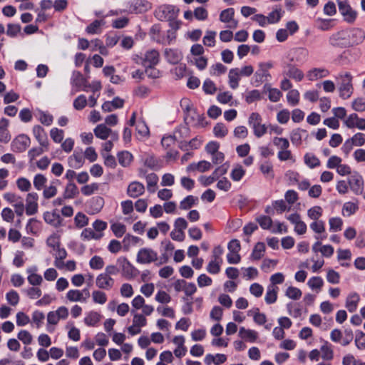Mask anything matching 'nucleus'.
<instances>
[{"mask_svg": "<svg viewBox=\"0 0 365 365\" xmlns=\"http://www.w3.org/2000/svg\"><path fill=\"white\" fill-rule=\"evenodd\" d=\"M365 39V32L359 28L341 30L333 34L329 43L334 47L346 48L361 43Z\"/></svg>", "mask_w": 365, "mask_h": 365, "instance_id": "obj_1", "label": "nucleus"}, {"mask_svg": "<svg viewBox=\"0 0 365 365\" xmlns=\"http://www.w3.org/2000/svg\"><path fill=\"white\" fill-rule=\"evenodd\" d=\"M339 82V96L343 99H348L353 93V77L349 72L339 73L336 78Z\"/></svg>", "mask_w": 365, "mask_h": 365, "instance_id": "obj_2", "label": "nucleus"}, {"mask_svg": "<svg viewBox=\"0 0 365 365\" xmlns=\"http://www.w3.org/2000/svg\"><path fill=\"white\" fill-rule=\"evenodd\" d=\"M272 67V61L259 63L258 69L253 76V84L258 86L263 82L269 81L272 78L269 70Z\"/></svg>", "mask_w": 365, "mask_h": 365, "instance_id": "obj_3", "label": "nucleus"}, {"mask_svg": "<svg viewBox=\"0 0 365 365\" xmlns=\"http://www.w3.org/2000/svg\"><path fill=\"white\" fill-rule=\"evenodd\" d=\"M179 9L173 5H162L155 9V16L160 21L175 19L178 15Z\"/></svg>", "mask_w": 365, "mask_h": 365, "instance_id": "obj_4", "label": "nucleus"}, {"mask_svg": "<svg viewBox=\"0 0 365 365\" xmlns=\"http://www.w3.org/2000/svg\"><path fill=\"white\" fill-rule=\"evenodd\" d=\"M262 118L258 113H252L248 118V125L252 128L254 135L257 138H261L267 131V127L262 123Z\"/></svg>", "mask_w": 365, "mask_h": 365, "instance_id": "obj_5", "label": "nucleus"}, {"mask_svg": "<svg viewBox=\"0 0 365 365\" xmlns=\"http://www.w3.org/2000/svg\"><path fill=\"white\" fill-rule=\"evenodd\" d=\"M337 4L339 11L344 20L349 24H353L357 17V12L351 7L346 1L337 0Z\"/></svg>", "mask_w": 365, "mask_h": 365, "instance_id": "obj_6", "label": "nucleus"}, {"mask_svg": "<svg viewBox=\"0 0 365 365\" xmlns=\"http://www.w3.org/2000/svg\"><path fill=\"white\" fill-rule=\"evenodd\" d=\"M353 338L354 335L351 329H346L344 336L342 332L338 329H333L330 333L331 340L335 343H340L344 346L349 345Z\"/></svg>", "mask_w": 365, "mask_h": 365, "instance_id": "obj_7", "label": "nucleus"}, {"mask_svg": "<svg viewBox=\"0 0 365 365\" xmlns=\"http://www.w3.org/2000/svg\"><path fill=\"white\" fill-rule=\"evenodd\" d=\"M31 140L26 135L16 136L11 143V150L16 153H22L30 145Z\"/></svg>", "mask_w": 365, "mask_h": 365, "instance_id": "obj_8", "label": "nucleus"}, {"mask_svg": "<svg viewBox=\"0 0 365 365\" xmlns=\"http://www.w3.org/2000/svg\"><path fill=\"white\" fill-rule=\"evenodd\" d=\"M157 260V252L150 248H142L137 254V262L140 264H150Z\"/></svg>", "mask_w": 365, "mask_h": 365, "instance_id": "obj_9", "label": "nucleus"}, {"mask_svg": "<svg viewBox=\"0 0 365 365\" xmlns=\"http://www.w3.org/2000/svg\"><path fill=\"white\" fill-rule=\"evenodd\" d=\"M348 184L351 190L356 195H360L364 190V180L362 176L357 172L353 173L348 179Z\"/></svg>", "mask_w": 365, "mask_h": 365, "instance_id": "obj_10", "label": "nucleus"}, {"mask_svg": "<svg viewBox=\"0 0 365 365\" xmlns=\"http://www.w3.org/2000/svg\"><path fill=\"white\" fill-rule=\"evenodd\" d=\"M344 124L350 129L357 128L359 130H365V118H359L355 113L344 119Z\"/></svg>", "mask_w": 365, "mask_h": 365, "instance_id": "obj_11", "label": "nucleus"}, {"mask_svg": "<svg viewBox=\"0 0 365 365\" xmlns=\"http://www.w3.org/2000/svg\"><path fill=\"white\" fill-rule=\"evenodd\" d=\"M33 133L41 146L43 147L46 150H48V140L47 133L41 125H34L33 128Z\"/></svg>", "mask_w": 365, "mask_h": 365, "instance_id": "obj_12", "label": "nucleus"}, {"mask_svg": "<svg viewBox=\"0 0 365 365\" xmlns=\"http://www.w3.org/2000/svg\"><path fill=\"white\" fill-rule=\"evenodd\" d=\"M38 194L36 192H30L27 195L26 199V212L28 215L35 214L38 210Z\"/></svg>", "mask_w": 365, "mask_h": 365, "instance_id": "obj_13", "label": "nucleus"}, {"mask_svg": "<svg viewBox=\"0 0 365 365\" xmlns=\"http://www.w3.org/2000/svg\"><path fill=\"white\" fill-rule=\"evenodd\" d=\"M283 75L291 78L297 82L301 81L304 76L302 71L292 64H287L284 67Z\"/></svg>", "mask_w": 365, "mask_h": 365, "instance_id": "obj_14", "label": "nucleus"}, {"mask_svg": "<svg viewBox=\"0 0 365 365\" xmlns=\"http://www.w3.org/2000/svg\"><path fill=\"white\" fill-rule=\"evenodd\" d=\"M322 209L319 206H314L308 210V216L312 220H314V222L310 225V228H324V223L322 221H317L322 215Z\"/></svg>", "mask_w": 365, "mask_h": 365, "instance_id": "obj_15", "label": "nucleus"}, {"mask_svg": "<svg viewBox=\"0 0 365 365\" xmlns=\"http://www.w3.org/2000/svg\"><path fill=\"white\" fill-rule=\"evenodd\" d=\"M145 192V186L138 181L131 182L127 189V194L129 197L136 198Z\"/></svg>", "mask_w": 365, "mask_h": 365, "instance_id": "obj_16", "label": "nucleus"}, {"mask_svg": "<svg viewBox=\"0 0 365 365\" xmlns=\"http://www.w3.org/2000/svg\"><path fill=\"white\" fill-rule=\"evenodd\" d=\"M96 283L98 288L109 290L114 284V279L108 274L101 273L96 277Z\"/></svg>", "mask_w": 365, "mask_h": 365, "instance_id": "obj_17", "label": "nucleus"}, {"mask_svg": "<svg viewBox=\"0 0 365 365\" xmlns=\"http://www.w3.org/2000/svg\"><path fill=\"white\" fill-rule=\"evenodd\" d=\"M9 123V120L5 118L0 119V143H8L11 139V135L8 129Z\"/></svg>", "mask_w": 365, "mask_h": 365, "instance_id": "obj_18", "label": "nucleus"}, {"mask_svg": "<svg viewBox=\"0 0 365 365\" xmlns=\"http://www.w3.org/2000/svg\"><path fill=\"white\" fill-rule=\"evenodd\" d=\"M159 53L157 50L153 49L145 53L143 59V64L145 67H153L159 62Z\"/></svg>", "mask_w": 365, "mask_h": 365, "instance_id": "obj_19", "label": "nucleus"}, {"mask_svg": "<svg viewBox=\"0 0 365 365\" xmlns=\"http://www.w3.org/2000/svg\"><path fill=\"white\" fill-rule=\"evenodd\" d=\"M117 262L121 268L123 275L128 279L134 277L135 268L125 258H120Z\"/></svg>", "mask_w": 365, "mask_h": 365, "instance_id": "obj_20", "label": "nucleus"}, {"mask_svg": "<svg viewBox=\"0 0 365 365\" xmlns=\"http://www.w3.org/2000/svg\"><path fill=\"white\" fill-rule=\"evenodd\" d=\"M329 75V71L324 68H314L309 70L307 73L309 81H314L325 78Z\"/></svg>", "mask_w": 365, "mask_h": 365, "instance_id": "obj_21", "label": "nucleus"}, {"mask_svg": "<svg viewBox=\"0 0 365 365\" xmlns=\"http://www.w3.org/2000/svg\"><path fill=\"white\" fill-rule=\"evenodd\" d=\"M71 83L79 89L87 91L88 81L79 71H74L71 78Z\"/></svg>", "mask_w": 365, "mask_h": 365, "instance_id": "obj_22", "label": "nucleus"}, {"mask_svg": "<svg viewBox=\"0 0 365 365\" xmlns=\"http://www.w3.org/2000/svg\"><path fill=\"white\" fill-rule=\"evenodd\" d=\"M38 268L36 266L31 267L27 269L26 272L29 274L27 279L30 284L33 286L40 285L43 282V278L36 272Z\"/></svg>", "mask_w": 365, "mask_h": 365, "instance_id": "obj_23", "label": "nucleus"}, {"mask_svg": "<svg viewBox=\"0 0 365 365\" xmlns=\"http://www.w3.org/2000/svg\"><path fill=\"white\" fill-rule=\"evenodd\" d=\"M312 249L315 253L320 252L325 257H330L334 254V248L331 245L322 246L320 241H317Z\"/></svg>", "mask_w": 365, "mask_h": 365, "instance_id": "obj_24", "label": "nucleus"}, {"mask_svg": "<svg viewBox=\"0 0 365 365\" xmlns=\"http://www.w3.org/2000/svg\"><path fill=\"white\" fill-rule=\"evenodd\" d=\"M226 360L227 356L223 354H217L215 355L208 354L205 356L204 362L206 365H211L212 364L220 365L225 363Z\"/></svg>", "mask_w": 365, "mask_h": 365, "instance_id": "obj_25", "label": "nucleus"}, {"mask_svg": "<svg viewBox=\"0 0 365 365\" xmlns=\"http://www.w3.org/2000/svg\"><path fill=\"white\" fill-rule=\"evenodd\" d=\"M66 298L71 302H86L83 292L79 289H70L66 294Z\"/></svg>", "mask_w": 365, "mask_h": 365, "instance_id": "obj_26", "label": "nucleus"}, {"mask_svg": "<svg viewBox=\"0 0 365 365\" xmlns=\"http://www.w3.org/2000/svg\"><path fill=\"white\" fill-rule=\"evenodd\" d=\"M101 315L95 311H91L86 314L83 322L88 327H96L101 321Z\"/></svg>", "mask_w": 365, "mask_h": 365, "instance_id": "obj_27", "label": "nucleus"}, {"mask_svg": "<svg viewBox=\"0 0 365 365\" xmlns=\"http://www.w3.org/2000/svg\"><path fill=\"white\" fill-rule=\"evenodd\" d=\"M68 164L71 168L78 169L83 166L84 163V155L81 153L74 152L68 159Z\"/></svg>", "mask_w": 365, "mask_h": 365, "instance_id": "obj_28", "label": "nucleus"}, {"mask_svg": "<svg viewBox=\"0 0 365 365\" xmlns=\"http://www.w3.org/2000/svg\"><path fill=\"white\" fill-rule=\"evenodd\" d=\"M149 4L143 0H133L130 2L129 10L134 13H142L148 10Z\"/></svg>", "mask_w": 365, "mask_h": 365, "instance_id": "obj_29", "label": "nucleus"}, {"mask_svg": "<svg viewBox=\"0 0 365 365\" xmlns=\"http://www.w3.org/2000/svg\"><path fill=\"white\" fill-rule=\"evenodd\" d=\"M360 297L357 293H351L346 298V307L349 312H354L356 310Z\"/></svg>", "mask_w": 365, "mask_h": 365, "instance_id": "obj_30", "label": "nucleus"}, {"mask_svg": "<svg viewBox=\"0 0 365 365\" xmlns=\"http://www.w3.org/2000/svg\"><path fill=\"white\" fill-rule=\"evenodd\" d=\"M279 288L277 286L269 285L267 288V292L264 297V301L267 304L274 303L277 299V293Z\"/></svg>", "mask_w": 365, "mask_h": 365, "instance_id": "obj_31", "label": "nucleus"}, {"mask_svg": "<svg viewBox=\"0 0 365 365\" xmlns=\"http://www.w3.org/2000/svg\"><path fill=\"white\" fill-rule=\"evenodd\" d=\"M239 336L246 341L255 342L258 337V334L254 330L240 327L239 330Z\"/></svg>", "mask_w": 365, "mask_h": 365, "instance_id": "obj_32", "label": "nucleus"}, {"mask_svg": "<svg viewBox=\"0 0 365 365\" xmlns=\"http://www.w3.org/2000/svg\"><path fill=\"white\" fill-rule=\"evenodd\" d=\"M240 69L237 68H232L229 71L228 78L230 87L232 89H236L239 86L240 80Z\"/></svg>", "mask_w": 365, "mask_h": 365, "instance_id": "obj_33", "label": "nucleus"}, {"mask_svg": "<svg viewBox=\"0 0 365 365\" xmlns=\"http://www.w3.org/2000/svg\"><path fill=\"white\" fill-rule=\"evenodd\" d=\"M165 57L172 64L178 63L182 58L181 53L177 50L172 48H166L165 50Z\"/></svg>", "mask_w": 365, "mask_h": 365, "instance_id": "obj_34", "label": "nucleus"}, {"mask_svg": "<svg viewBox=\"0 0 365 365\" xmlns=\"http://www.w3.org/2000/svg\"><path fill=\"white\" fill-rule=\"evenodd\" d=\"M103 230H83L81 232V237L83 240H99L102 237Z\"/></svg>", "mask_w": 365, "mask_h": 365, "instance_id": "obj_35", "label": "nucleus"}, {"mask_svg": "<svg viewBox=\"0 0 365 365\" xmlns=\"http://www.w3.org/2000/svg\"><path fill=\"white\" fill-rule=\"evenodd\" d=\"M93 132L97 138L101 140H106L112 133V130L106 127L105 124H99L95 128Z\"/></svg>", "mask_w": 365, "mask_h": 365, "instance_id": "obj_36", "label": "nucleus"}, {"mask_svg": "<svg viewBox=\"0 0 365 365\" xmlns=\"http://www.w3.org/2000/svg\"><path fill=\"white\" fill-rule=\"evenodd\" d=\"M199 199L197 197L193 195H187L180 203V208L181 210H187L190 209L192 206L198 204Z\"/></svg>", "mask_w": 365, "mask_h": 365, "instance_id": "obj_37", "label": "nucleus"}, {"mask_svg": "<svg viewBox=\"0 0 365 365\" xmlns=\"http://www.w3.org/2000/svg\"><path fill=\"white\" fill-rule=\"evenodd\" d=\"M282 14L283 11L282 9L279 6H276V8L266 16L268 24H273L279 22Z\"/></svg>", "mask_w": 365, "mask_h": 365, "instance_id": "obj_38", "label": "nucleus"}, {"mask_svg": "<svg viewBox=\"0 0 365 365\" xmlns=\"http://www.w3.org/2000/svg\"><path fill=\"white\" fill-rule=\"evenodd\" d=\"M117 157L120 165L123 167L128 166L133 160V155L128 151L119 152Z\"/></svg>", "mask_w": 365, "mask_h": 365, "instance_id": "obj_39", "label": "nucleus"}, {"mask_svg": "<svg viewBox=\"0 0 365 365\" xmlns=\"http://www.w3.org/2000/svg\"><path fill=\"white\" fill-rule=\"evenodd\" d=\"M247 314L249 316L252 315L254 322L259 325H262L267 322L266 315L264 313L259 312L258 308L255 309V310H250L247 312Z\"/></svg>", "mask_w": 365, "mask_h": 365, "instance_id": "obj_40", "label": "nucleus"}, {"mask_svg": "<svg viewBox=\"0 0 365 365\" xmlns=\"http://www.w3.org/2000/svg\"><path fill=\"white\" fill-rule=\"evenodd\" d=\"M322 358L324 360L330 361L334 357V352L331 345L326 341L320 348Z\"/></svg>", "mask_w": 365, "mask_h": 365, "instance_id": "obj_41", "label": "nucleus"}, {"mask_svg": "<svg viewBox=\"0 0 365 365\" xmlns=\"http://www.w3.org/2000/svg\"><path fill=\"white\" fill-rule=\"evenodd\" d=\"M305 130L301 128H296L290 133V140L292 144L298 146L302 144V133H306Z\"/></svg>", "mask_w": 365, "mask_h": 365, "instance_id": "obj_42", "label": "nucleus"}, {"mask_svg": "<svg viewBox=\"0 0 365 365\" xmlns=\"http://www.w3.org/2000/svg\"><path fill=\"white\" fill-rule=\"evenodd\" d=\"M245 170L240 164L235 165L231 171L230 177L234 181H240L245 175Z\"/></svg>", "mask_w": 365, "mask_h": 365, "instance_id": "obj_43", "label": "nucleus"}, {"mask_svg": "<svg viewBox=\"0 0 365 365\" xmlns=\"http://www.w3.org/2000/svg\"><path fill=\"white\" fill-rule=\"evenodd\" d=\"M304 159V163L312 169L320 165L319 159L312 153H306Z\"/></svg>", "mask_w": 365, "mask_h": 365, "instance_id": "obj_44", "label": "nucleus"}, {"mask_svg": "<svg viewBox=\"0 0 365 365\" xmlns=\"http://www.w3.org/2000/svg\"><path fill=\"white\" fill-rule=\"evenodd\" d=\"M145 179L148 190L150 192H154L158 181V175L155 173H150L145 175Z\"/></svg>", "mask_w": 365, "mask_h": 365, "instance_id": "obj_45", "label": "nucleus"}, {"mask_svg": "<svg viewBox=\"0 0 365 365\" xmlns=\"http://www.w3.org/2000/svg\"><path fill=\"white\" fill-rule=\"evenodd\" d=\"M264 88L267 89L269 92V100L272 102H278L280 100V98L282 96V93L277 88H272L270 85L265 84Z\"/></svg>", "mask_w": 365, "mask_h": 365, "instance_id": "obj_46", "label": "nucleus"}, {"mask_svg": "<svg viewBox=\"0 0 365 365\" xmlns=\"http://www.w3.org/2000/svg\"><path fill=\"white\" fill-rule=\"evenodd\" d=\"M105 21L102 20H95L90 24L86 29L88 34H95L101 31V26L104 25Z\"/></svg>", "mask_w": 365, "mask_h": 365, "instance_id": "obj_47", "label": "nucleus"}, {"mask_svg": "<svg viewBox=\"0 0 365 365\" xmlns=\"http://www.w3.org/2000/svg\"><path fill=\"white\" fill-rule=\"evenodd\" d=\"M235 10L233 8H228L221 11L220 14V21L223 23H230L234 19Z\"/></svg>", "mask_w": 365, "mask_h": 365, "instance_id": "obj_48", "label": "nucleus"}, {"mask_svg": "<svg viewBox=\"0 0 365 365\" xmlns=\"http://www.w3.org/2000/svg\"><path fill=\"white\" fill-rule=\"evenodd\" d=\"M144 165L148 168L156 170L160 168L159 161L152 155H146L143 159Z\"/></svg>", "mask_w": 365, "mask_h": 365, "instance_id": "obj_49", "label": "nucleus"}, {"mask_svg": "<svg viewBox=\"0 0 365 365\" xmlns=\"http://www.w3.org/2000/svg\"><path fill=\"white\" fill-rule=\"evenodd\" d=\"M222 262V260H216L212 259L207 266V271L212 274H216L219 273L220 271V266Z\"/></svg>", "mask_w": 365, "mask_h": 365, "instance_id": "obj_50", "label": "nucleus"}, {"mask_svg": "<svg viewBox=\"0 0 365 365\" xmlns=\"http://www.w3.org/2000/svg\"><path fill=\"white\" fill-rule=\"evenodd\" d=\"M216 34L217 33L214 31H207L202 39L203 44L209 47L215 46Z\"/></svg>", "mask_w": 365, "mask_h": 365, "instance_id": "obj_51", "label": "nucleus"}, {"mask_svg": "<svg viewBox=\"0 0 365 365\" xmlns=\"http://www.w3.org/2000/svg\"><path fill=\"white\" fill-rule=\"evenodd\" d=\"M287 102L289 105L295 106L299 101V93L296 89L290 90L287 94Z\"/></svg>", "mask_w": 365, "mask_h": 365, "instance_id": "obj_52", "label": "nucleus"}, {"mask_svg": "<svg viewBox=\"0 0 365 365\" xmlns=\"http://www.w3.org/2000/svg\"><path fill=\"white\" fill-rule=\"evenodd\" d=\"M78 194V187L74 183L70 182L67 184L65 191L63 192V195L65 196V197H66L67 199H72Z\"/></svg>", "mask_w": 365, "mask_h": 365, "instance_id": "obj_53", "label": "nucleus"}, {"mask_svg": "<svg viewBox=\"0 0 365 365\" xmlns=\"http://www.w3.org/2000/svg\"><path fill=\"white\" fill-rule=\"evenodd\" d=\"M200 115L192 110L185 115L184 119L187 125H196L199 122Z\"/></svg>", "mask_w": 365, "mask_h": 365, "instance_id": "obj_54", "label": "nucleus"}, {"mask_svg": "<svg viewBox=\"0 0 365 365\" xmlns=\"http://www.w3.org/2000/svg\"><path fill=\"white\" fill-rule=\"evenodd\" d=\"M302 291L294 287H289L285 292V295L289 297V299H294V300H298L302 297Z\"/></svg>", "mask_w": 365, "mask_h": 365, "instance_id": "obj_55", "label": "nucleus"}, {"mask_svg": "<svg viewBox=\"0 0 365 365\" xmlns=\"http://www.w3.org/2000/svg\"><path fill=\"white\" fill-rule=\"evenodd\" d=\"M323 284V279L320 277H312L307 282V285L312 290L321 289Z\"/></svg>", "mask_w": 365, "mask_h": 365, "instance_id": "obj_56", "label": "nucleus"}, {"mask_svg": "<svg viewBox=\"0 0 365 365\" xmlns=\"http://www.w3.org/2000/svg\"><path fill=\"white\" fill-rule=\"evenodd\" d=\"M67 328H69L68 336L70 339L78 341L80 340V330L73 326V323H68Z\"/></svg>", "mask_w": 365, "mask_h": 365, "instance_id": "obj_57", "label": "nucleus"}, {"mask_svg": "<svg viewBox=\"0 0 365 365\" xmlns=\"http://www.w3.org/2000/svg\"><path fill=\"white\" fill-rule=\"evenodd\" d=\"M56 182H58V180H56V181H53L52 184H51L48 187H45L43 191V196L45 199H51L56 196L57 194V188L53 185Z\"/></svg>", "mask_w": 365, "mask_h": 365, "instance_id": "obj_58", "label": "nucleus"}, {"mask_svg": "<svg viewBox=\"0 0 365 365\" xmlns=\"http://www.w3.org/2000/svg\"><path fill=\"white\" fill-rule=\"evenodd\" d=\"M213 133L217 138H224L228 133L227 127L222 123H217L214 128Z\"/></svg>", "mask_w": 365, "mask_h": 365, "instance_id": "obj_59", "label": "nucleus"}, {"mask_svg": "<svg viewBox=\"0 0 365 365\" xmlns=\"http://www.w3.org/2000/svg\"><path fill=\"white\" fill-rule=\"evenodd\" d=\"M265 250V245L262 242H258L255 246L252 253V257L254 259H259L264 255Z\"/></svg>", "mask_w": 365, "mask_h": 365, "instance_id": "obj_60", "label": "nucleus"}, {"mask_svg": "<svg viewBox=\"0 0 365 365\" xmlns=\"http://www.w3.org/2000/svg\"><path fill=\"white\" fill-rule=\"evenodd\" d=\"M47 182V178L42 174H36L34 178V186L38 190H41L44 187Z\"/></svg>", "mask_w": 365, "mask_h": 365, "instance_id": "obj_61", "label": "nucleus"}, {"mask_svg": "<svg viewBox=\"0 0 365 365\" xmlns=\"http://www.w3.org/2000/svg\"><path fill=\"white\" fill-rule=\"evenodd\" d=\"M358 205L352 202H347L344 204L342 212L344 215L350 216L358 210Z\"/></svg>", "mask_w": 365, "mask_h": 365, "instance_id": "obj_62", "label": "nucleus"}, {"mask_svg": "<svg viewBox=\"0 0 365 365\" xmlns=\"http://www.w3.org/2000/svg\"><path fill=\"white\" fill-rule=\"evenodd\" d=\"M92 298L95 303L104 304L107 301L106 294L99 290H95L92 292Z\"/></svg>", "mask_w": 365, "mask_h": 365, "instance_id": "obj_63", "label": "nucleus"}, {"mask_svg": "<svg viewBox=\"0 0 365 365\" xmlns=\"http://www.w3.org/2000/svg\"><path fill=\"white\" fill-rule=\"evenodd\" d=\"M50 135L52 140L56 143H61L64 137V132L61 129H58L57 128H53L50 131Z\"/></svg>", "mask_w": 365, "mask_h": 365, "instance_id": "obj_64", "label": "nucleus"}]
</instances>
